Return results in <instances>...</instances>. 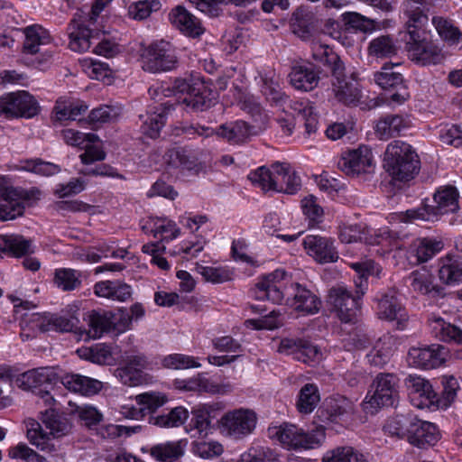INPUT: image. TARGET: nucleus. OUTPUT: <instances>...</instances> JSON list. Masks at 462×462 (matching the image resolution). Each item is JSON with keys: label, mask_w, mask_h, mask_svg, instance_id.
I'll return each mask as SVG.
<instances>
[{"label": "nucleus", "mask_w": 462, "mask_h": 462, "mask_svg": "<svg viewBox=\"0 0 462 462\" xmlns=\"http://www.w3.org/2000/svg\"><path fill=\"white\" fill-rule=\"evenodd\" d=\"M257 300H269L273 303L284 302L286 306L304 315L317 313L320 300L309 289L298 282H290L285 272L276 270L264 276L253 291Z\"/></svg>", "instance_id": "f257e3e1"}, {"label": "nucleus", "mask_w": 462, "mask_h": 462, "mask_svg": "<svg viewBox=\"0 0 462 462\" xmlns=\"http://www.w3.org/2000/svg\"><path fill=\"white\" fill-rule=\"evenodd\" d=\"M41 420L49 432L43 430L42 425L33 419L26 421L27 438L31 444L42 451L51 452L55 450L51 438L59 439L68 435L72 429V424L68 416L59 412L55 409L49 408L41 412Z\"/></svg>", "instance_id": "f03ea898"}, {"label": "nucleus", "mask_w": 462, "mask_h": 462, "mask_svg": "<svg viewBox=\"0 0 462 462\" xmlns=\"http://www.w3.org/2000/svg\"><path fill=\"white\" fill-rule=\"evenodd\" d=\"M383 167L393 180L406 182L419 174L420 161L411 145L394 141L387 145Z\"/></svg>", "instance_id": "7ed1b4c3"}, {"label": "nucleus", "mask_w": 462, "mask_h": 462, "mask_svg": "<svg viewBox=\"0 0 462 462\" xmlns=\"http://www.w3.org/2000/svg\"><path fill=\"white\" fill-rule=\"evenodd\" d=\"M435 206L423 205L417 208L396 213L394 218L403 223L417 220L435 221L444 214L456 212L458 206V192L453 186L439 188L434 194Z\"/></svg>", "instance_id": "20e7f679"}, {"label": "nucleus", "mask_w": 462, "mask_h": 462, "mask_svg": "<svg viewBox=\"0 0 462 462\" xmlns=\"http://www.w3.org/2000/svg\"><path fill=\"white\" fill-rule=\"evenodd\" d=\"M150 95L157 97V101H162V96L168 97L171 94H185L182 103L193 110H205L213 105L211 91L200 80V79H176L171 88L161 87L160 88H150Z\"/></svg>", "instance_id": "39448f33"}, {"label": "nucleus", "mask_w": 462, "mask_h": 462, "mask_svg": "<svg viewBox=\"0 0 462 462\" xmlns=\"http://www.w3.org/2000/svg\"><path fill=\"white\" fill-rule=\"evenodd\" d=\"M134 401L139 406V412H143V417L150 415L149 423L160 428L179 427L189 418L188 410L182 406L175 407L166 414L152 415L168 401L167 396L159 392H147L137 394L134 397ZM136 412L138 413V411Z\"/></svg>", "instance_id": "423d86ee"}, {"label": "nucleus", "mask_w": 462, "mask_h": 462, "mask_svg": "<svg viewBox=\"0 0 462 462\" xmlns=\"http://www.w3.org/2000/svg\"><path fill=\"white\" fill-rule=\"evenodd\" d=\"M398 380L393 374H379L370 386L363 410L369 414H374L383 407L393 406L398 398Z\"/></svg>", "instance_id": "0eeeda50"}, {"label": "nucleus", "mask_w": 462, "mask_h": 462, "mask_svg": "<svg viewBox=\"0 0 462 462\" xmlns=\"http://www.w3.org/2000/svg\"><path fill=\"white\" fill-rule=\"evenodd\" d=\"M269 437L288 449L312 448L324 439L323 428L315 434H308L302 429L291 423H282L268 428Z\"/></svg>", "instance_id": "6e6552de"}, {"label": "nucleus", "mask_w": 462, "mask_h": 462, "mask_svg": "<svg viewBox=\"0 0 462 462\" xmlns=\"http://www.w3.org/2000/svg\"><path fill=\"white\" fill-rule=\"evenodd\" d=\"M178 62L175 47L163 40L150 44L141 54L143 69L152 73L172 70Z\"/></svg>", "instance_id": "1a4fd4ad"}, {"label": "nucleus", "mask_w": 462, "mask_h": 462, "mask_svg": "<svg viewBox=\"0 0 462 462\" xmlns=\"http://www.w3.org/2000/svg\"><path fill=\"white\" fill-rule=\"evenodd\" d=\"M22 327L21 337L23 340H28L36 336L37 332H69L73 329L75 323L73 319H68L50 312L32 313L24 319Z\"/></svg>", "instance_id": "9d476101"}, {"label": "nucleus", "mask_w": 462, "mask_h": 462, "mask_svg": "<svg viewBox=\"0 0 462 462\" xmlns=\"http://www.w3.org/2000/svg\"><path fill=\"white\" fill-rule=\"evenodd\" d=\"M39 113L40 106L28 91L10 92L0 97V116L7 119L32 118Z\"/></svg>", "instance_id": "9b49d317"}, {"label": "nucleus", "mask_w": 462, "mask_h": 462, "mask_svg": "<svg viewBox=\"0 0 462 462\" xmlns=\"http://www.w3.org/2000/svg\"><path fill=\"white\" fill-rule=\"evenodd\" d=\"M257 416L249 409H236L225 413L219 420L222 434L233 439H242L255 429Z\"/></svg>", "instance_id": "f8f14e48"}, {"label": "nucleus", "mask_w": 462, "mask_h": 462, "mask_svg": "<svg viewBox=\"0 0 462 462\" xmlns=\"http://www.w3.org/2000/svg\"><path fill=\"white\" fill-rule=\"evenodd\" d=\"M361 295L354 296L342 285L329 290L328 302L344 323H355L360 313Z\"/></svg>", "instance_id": "ddd939ff"}, {"label": "nucleus", "mask_w": 462, "mask_h": 462, "mask_svg": "<svg viewBox=\"0 0 462 462\" xmlns=\"http://www.w3.org/2000/svg\"><path fill=\"white\" fill-rule=\"evenodd\" d=\"M393 66L384 65L374 74V81L384 91V98L391 105H402L410 97L402 75L393 71Z\"/></svg>", "instance_id": "4468645a"}, {"label": "nucleus", "mask_w": 462, "mask_h": 462, "mask_svg": "<svg viewBox=\"0 0 462 462\" xmlns=\"http://www.w3.org/2000/svg\"><path fill=\"white\" fill-rule=\"evenodd\" d=\"M340 171L351 177L369 175L374 171L373 154L367 147L344 152L337 162Z\"/></svg>", "instance_id": "2eb2a0df"}, {"label": "nucleus", "mask_w": 462, "mask_h": 462, "mask_svg": "<svg viewBox=\"0 0 462 462\" xmlns=\"http://www.w3.org/2000/svg\"><path fill=\"white\" fill-rule=\"evenodd\" d=\"M407 44L411 60L421 65L438 64L444 59L438 47L421 37V30H410Z\"/></svg>", "instance_id": "dca6fc26"}, {"label": "nucleus", "mask_w": 462, "mask_h": 462, "mask_svg": "<svg viewBox=\"0 0 462 462\" xmlns=\"http://www.w3.org/2000/svg\"><path fill=\"white\" fill-rule=\"evenodd\" d=\"M166 170L171 174L198 171V159L190 150L182 146L169 148L162 156Z\"/></svg>", "instance_id": "f3484780"}, {"label": "nucleus", "mask_w": 462, "mask_h": 462, "mask_svg": "<svg viewBox=\"0 0 462 462\" xmlns=\"http://www.w3.org/2000/svg\"><path fill=\"white\" fill-rule=\"evenodd\" d=\"M404 382L414 406L420 409L436 406L438 394L428 380L416 374H410Z\"/></svg>", "instance_id": "a211bd4d"}, {"label": "nucleus", "mask_w": 462, "mask_h": 462, "mask_svg": "<svg viewBox=\"0 0 462 462\" xmlns=\"http://www.w3.org/2000/svg\"><path fill=\"white\" fill-rule=\"evenodd\" d=\"M447 350L443 346L431 345L424 347H412L408 356L415 367L431 369L439 366L446 360Z\"/></svg>", "instance_id": "6ab92c4d"}, {"label": "nucleus", "mask_w": 462, "mask_h": 462, "mask_svg": "<svg viewBox=\"0 0 462 462\" xmlns=\"http://www.w3.org/2000/svg\"><path fill=\"white\" fill-rule=\"evenodd\" d=\"M87 17L76 14L69 24V46L70 50L78 52L87 51L96 39L93 31L86 25Z\"/></svg>", "instance_id": "aec40b11"}, {"label": "nucleus", "mask_w": 462, "mask_h": 462, "mask_svg": "<svg viewBox=\"0 0 462 462\" xmlns=\"http://www.w3.org/2000/svg\"><path fill=\"white\" fill-rule=\"evenodd\" d=\"M319 69L310 62L296 64L289 74L291 85L300 91H311L319 84Z\"/></svg>", "instance_id": "412c9836"}, {"label": "nucleus", "mask_w": 462, "mask_h": 462, "mask_svg": "<svg viewBox=\"0 0 462 462\" xmlns=\"http://www.w3.org/2000/svg\"><path fill=\"white\" fill-rule=\"evenodd\" d=\"M307 253L320 263H334L338 259V254L333 242L319 236H307L303 240Z\"/></svg>", "instance_id": "4be33fe9"}, {"label": "nucleus", "mask_w": 462, "mask_h": 462, "mask_svg": "<svg viewBox=\"0 0 462 462\" xmlns=\"http://www.w3.org/2000/svg\"><path fill=\"white\" fill-rule=\"evenodd\" d=\"M24 205L20 192L11 187L0 185V220L14 219L23 214Z\"/></svg>", "instance_id": "5701e85b"}, {"label": "nucleus", "mask_w": 462, "mask_h": 462, "mask_svg": "<svg viewBox=\"0 0 462 462\" xmlns=\"http://www.w3.org/2000/svg\"><path fill=\"white\" fill-rule=\"evenodd\" d=\"M273 191L295 194L300 188V179L287 163H273Z\"/></svg>", "instance_id": "b1692460"}, {"label": "nucleus", "mask_w": 462, "mask_h": 462, "mask_svg": "<svg viewBox=\"0 0 462 462\" xmlns=\"http://www.w3.org/2000/svg\"><path fill=\"white\" fill-rule=\"evenodd\" d=\"M332 91L336 99L346 106H356L361 98L362 92L358 82L346 79V70L338 77H333Z\"/></svg>", "instance_id": "393cba45"}, {"label": "nucleus", "mask_w": 462, "mask_h": 462, "mask_svg": "<svg viewBox=\"0 0 462 462\" xmlns=\"http://www.w3.org/2000/svg\"><path fill=\"white\" fill-rule=\"evenodd\" d=\"M439 439V433L435 424L415 419L414 424L410 430L409 442L420 448L434 446Z\"/></svg>", "instance_id": "a878e982"}, {"label": "nucleus", "mask_w": 462, "mask_h": 462, "mask_svg": "<svg viewBox=\"0 0 462 462\" xmlns=\"http://www.w3.org/2000/svg\"><path fill=\"white\" fill-rule=\"evenodd\" d=\"M172 25L189 37H199L204 32L200 21L182 6H177L169 14Z\"/></svg>", "instance_id": "bb28decb"}, {"label": "nucleus", "mask_w": 462, "mask_h": 462, "mask_svg": "<svg viewBox=\"0 0 462 462\" xmlns=\"http://www.w3.org/2000/svg\"><path fill=\"white\" fill-rule=\"evenodd\" d=\"M312 58L327 66L333 77L340 76L346 67L340 57L329 47V45L314 41L311 44Z\"/></svg>", "instance_id": "cd10ccee"}, {"label": "nucleus", "mask_w": 462, "mask_h": 462, "mask_svg": "<svg viewBox=\"0 0 462 462\" xmlns=\"http://www.w3.org/2000/svg\"><path fill=\"white\" fill-rule=\"evenodd\" d=\"M58 382V374L51 367H40L22 374L16 380L24 390L38 388Z\"/></svg>", "instance_id": "c85d7f7f"}, {"label": "nucleus", "mask_w": 462, "mask_h": 462, "mask_svg": "<svg viewBox=\"0 0 462 462\" xmlns=\"http://www.w3.org/2000/svg\"><path fill=\"white\" fill-rule=\"evenodd\" d=\"M378 317L388 320H405L406 313L398 299L397 292L391 289L378 300Z\"/></svg>", "instance_id": "c756f323"}, {"label": "nucleus", "mask_w": 462, "mask_h": 462, "mask_svg": "<svg viewBox=\"0 0 462 462\" xmlns=\"http://www.w3.org/2000/svg\"><path fill=\"white\" fill-rule=\"evenodd\" d=\"M409 120L400 115H387L381 117L375 125V134L382 140H387L399 134L409 126Z\"/></svg>", "instance_id": "7c9ffc66"}, {"label": "nucleus", "mask_w": 462, "mask_h": 462, "mask_svg": "<svg viewBox=\"0 0 462 462\" xmlns=\"http://www.w3.org/2000/svg\"><path fill=\"white\" fill-rule=\"evenodd\" d=\"M173 109V104L170 101L161 102L156 110L148 115L143 121L142 130L144 134L151 138H156L161 129L166 123L167 114Z\"/></svg>", "instance_id": "2f4dec72"}, {"label": "nucleus", "mask_w": 462, "mask_h": 462, "mask_svg": "<svg viewBox=\"0 0 462 462\" xmlns=\"http://www.w3.org/2000/svg\"><path fill=\"white\" fill-rule=\"evenodd\" d=\"M431 333L438 339L444 342L462 343V329L458 327L446 322L440 317H432L430 319Z\"/></svg>", "instance_id": "473e14b6"}, {"label": "nucleus", "mask_w": 462, "mask_h": 462, "mask_svg": "<svg viewBox=\"0 0 462 462\" xmlns=\"http://www.w3.org/2000/svg\"><path fill=\"white\" fill-rule=\"evenodd\" d=\"M186 440L167 441L151 448V456L161 462H173L184 455Z\"/></svg>", "instance_id": "72a5a7b5"}, {"label": "nucleus", "mask_w": 462, "mask_h": 462, "mask_svg": "<svg viewBox=\"0 0 462 462\" xmlns=\"http://www.w3.org/2000/svg\"><path fill=\"white\" fill-rule=\"evenodd\" d=\"M113 318L111 311L92 310L85 319L88 330L87 332L88 338H99L103 334L111 332V321Z\"/></svg>", "instance_id": "f704fd0d"}, {"label": "nucleus", "mask_w": 462, "mask_h": 462, "mask_svg": "<svg viewBox=\"0 0 462 462\" xmlns=\"http://www.w3.org/2000/svg\"><path fill=\"white\" fill-rule=\"evenodd\" d=\"M212 411V405L204 404L195 408L191 413L193 415L187 431L192 438H202L208 435L210 428L209 415Z\"/></svg>", "instance_id": "c9c22d12"}, {"label": "nucleus", "mask_w": 462, "mask_h": 462, "mask_svg": "<svg viewBox=\"0 0 462 462\" xmlns=\"http://www.w3.org/2000/svg\"><path fill=\"white\" fill-rule=\"evenodd\" d=\"M395 348V338L390 335H384L379 338L366 357L372 365L381 366L387 363Z\"/></svg>", "instance_id": "e433bc0d"}, {"label": "nucleus", "mask_w": 462, "mask_h": 462, "mask_svg": "<svg viewBox=\"0 0 462 462\" xmlns=\"http://www.w3.org/2000/svg\"><path fill=\"white\" fill-rule=\"evenodd\" d=\"M174 386L179 390L188 392L224 393L222 386L212 383L201 374L189 379H177L174 381Z\"/></svg>", "instance_id": "4c0bfd02"}, {"label": "nucleus", "mask_w": 462, "mask_h": 462, "mask_svg": "<svg viewBox=\"0 0 462 462\" xmlns=\"http://www.w3.org/2000/svg\"><path fill=\"white\" fill-rule=\"evenodd\" d=\"M294 115L304 120L305 131L308 135L318 129V117L312 103L307 99L292 101L290 105Z\"/></svg>", "instance_id": "58836bf2"}, {"label": "nucleus", "mask_w": 462, "mask_h": 462, "mask_svg": "<svg viewBox=\"0 0 462 462\" xmlns=\"http://www.w3.org/2000/svg\"><path fill=\"white\" fill-rule=\"evenodd\" d=\"M251 134V127L244 121L223 124L217 128V135L230 143L245 142Z\"/></svg>", "instance_id": "ea45409f"}, {"label": "nucleus", "mask_w": 462, "mask_h": 462, "mask_svg": "<svg viewBox=\"0 0 462 462\" xmlns=\"http://www.w3.org/2000/svg\"><path fill=\"white\" fill-rule=\"evenodd\" d=\"M367 51L369 56L390 59L397 54L398 46L390 35H380L370 42Z\"/></svg>", "instance_id": "a19ab883"}, {"label": "nucleus", "mask_w": 462, "mask_h": 462, "mask_svg": "<svg viewBox=\"0 0 462 462\" xmlns=\"http://www.w3.org/2000/svg\"><path fill=\"white\" fill-rule=\"evenodd\" d=\"M319 392L315 383L304 384L298 394L296 408L302 414H309L314 411L319 402Z\"/></svg>", "instance_id": "79ce46f5"}, {"label": "nucleus", "mask_w": 462, "mask_h": 462, "mask_svg": "<svg viewBox=\"0 0 462 462\" xmlns=\"http://www.w3.org/2000/svg\"><path fill=\"white\" fill-rule=\"evenodd\" d=\"M369 230L362 225L345 226L340 229L339 239L342 243L351 244L357 242H365V244H380L379 237L373 238L368 236Z\"/></svg>", "instance_id": "37998d69"}, {"label": "nucleus", "mask_w": 462, "mask_h": 462, "mask_svg": "<svg viewBox=\"0 0 462 462\" xmlns=\"http://www.w3.org/2000/svg\"><path fill=\"white\" fill-rule=\"evenodd\" d=\"M0 250L20 257L31 252V241L19 235H1Z\"/></svg>", "instance_id": "c03bdc74"}, {"label": "nucleus", "mask_w": 462, "mask_h": 462, "mask_svg": "<svg viewBox=\"0 0 462 462\" xmlns=\"http://www.w3.org/2000/svg\"><path fill=\"white\" fill-rule=\"evenodd\" d=\"M77 354L81 359L88 360L98 365H110L113 362L111 349L105 344L82 346L77 350Z\"/></svg>", "instance_id": "a18cd8bd"}, {"label": "nucleus", "mask_w": 462, "mask_h": 462, "mask_svg": "<svg viewBox=\"0 0 462 462\" xmlns=\"http://www.w3.org/2000/svg\"><path fill=\"white\" fill-rule=\"evenodd\" d=\"M413 247L418 262L425 263L443 249L444 243L439 238L424 237L417 239Z\"/></svg>", "instance_id": "49530a36"}, {"label": "nucleus", "mask_w": 462, "mask_h": 462, "mask_svg": "<svg viewBox=\"0 0 462 462\" xmlns=\"http://www.w3.org/2000/svg\"><path fill=\"white\" fill-rule=\"evenodd\" d=\"M432 23L442 40L449 45L461 44L460 48L462 49V33L451 21L436 16L432 18Z\"/></svg>", "instance_id": "de8ad7c7"}, {"label": "nucleus", "mask_w": 462, "mask_h": 462, "mask_svg": "<svg viewBox=\"0 0 462 462\" xmlns=\"http://www.w3.org/2000/svg\"><path fill=\"white\" fill-rule=\"evenodd\" d=\"M416 417L411 414L396 415L387 420L383 430L391 436L409 439L410 430L414 424Z\"/></svg>", "instance_id": "09e8293b"}, {"label": "nucleus", "mask_w": 462, "mask_h": 462, "mask_svg": "<svg viewBox=\"0 0 462 462\" xmlns=\"http://www.w3.org/2000/svg\"><path fill=\"white\" fill-rule=\"evenodd\" d=\"M404 14L408 17V34L410 30H420V26L428 20L423 12L422 0H407L404 3Z\"/></svg>", "instance_id": "8fccbe9b"}, {"label": "nucleus", "mask_w": 462, "mask_h": 462, "mask_svg": "<svg viewBox=\"0 0 462 462\" xmlns=\"http://www.w3.org/2000/svg\"><path fill=\"white\" fill-rule=\"evenodd\" d=\"M323 462H369V460L352 447H337L324 455Z\"/></svg>", "instance_id": "3c124183"}, {"label": "nucleus", "mask_w": 462, "mask_h": 462, "mask_svg": "<svg viewBox=\"0 0 462 462\" xmlns=\"http://www.w3.org/2000/svg\"><path fill=\"white\" fill-rule=\"evenodd\" d=\"M439 277L446 284L462 282V267L451 257H446L439 262Z\"/></svg>", "instance_id": "603ef678"}, {"label": "nucleus", "mask_w": 462, "mask_h": 462, "mask_svg": "<svg viewBox=\"0 0 462 462\" xmlns=\"http://www.w3.org/2000/svg\"><path fill=\"white\" fill-rule=\"evenodd\" d=\"M25 40L23 51L28 54H35L40 51V46L47 43L49 37L45 31L39 26H29L24 29Z\"/></svg>", "instance_id": "864d4df0"}, {"label": "nucleus", "mask_w": 462, "mask_h": 462, "mask_svg": "<svg viewBox=\"0 0 462 462\" xmlns=\"http://www.w3.org/2000/svg\"><path fill=\"white\" fill-rule=\"evenodd\" d=\"M327 412L332 421L340 420L354 412V403L344 396L332 398L327 402Z\"/></svg>", "instance_id": "5fc2aeb1"}, {"label": "nucleus", "mask_w": 462, "mask_h": 462, "mask_svg": "<svg viewBox=\"0 0 462 462\" xmlns=\"http://www.w3.org/2000/svg\"><path fill=\"white\" fill-rule=\"evenodd\" d=\"M407 281L412 290L420 294H428L435 290L433 276L427 270L412 272L407 278Z\"/></svg>", "instance_id": "6e6d98bb"}, {"label": "nucleus", "mask_w": 462, "mask_h": 462, "mask_svg": "<svg viewBox=\"0 0 462 462\" xmlns=\"http://www.w3.org/2000/svg\"><path fill=\"white\" fill-rule=\"evenodd\" d=\"M54 282L62 291H73L81 284L80 273L69 268L57 269Z\"/></svg>", "instance_id": "4d7b16f0"}, {"label": "nucleus", "mask_w": 462, "mask_h": 462, "mask_svg": "<svg viewBox=\"0 0 462 462\" xmlns=\"http://www.w3.org/2000/svg\"><path fill=\"white\" fill-rule=\"evenodd\" d=\"M440 383L443 386L441 396H438L436 407L446 409L455 400L457 391L459 388L457 380L453 375H443L440 377Z\"/></svg>", "instance_id": "13d9d810"}, {"label": "nucleus", "mask_w": 462, "mask_h": 462, "mask_svg": "<svg viewBox=\"0 0 462 462\" xmlns=\"http://www.w3.org/2000/svg\"><path fill=\"white\" fill-rule=\"evenodd\" d=\"M278 454L269 447L253 446L242 454L240 462H277Z\"/></svg>", "instance_id": "bf43d9fd"}, {"label": "nucleus", "mask_w": 462, "mask_h": 462, "mask_svg": "<svg viewBox=\"0 0 462 462\" xmlns=\"http://www.w3.org/2000/svg\"><path fill=\"white\" fill-rule=\"evenodd\" d=\"M151 232L155 238L160 236L162 241H170L180 235V228L171 220L156 218Z\"/></svg>", "instance_id": "052dcab7"}, {"label": "nucleus", "mask_w": 462, "mask_h": 462, "mask_svg": "<svg viewBox=\"0 0 462 462\" xmlns=\"http://www.w3.org/2000/svg\"><path fill=\"white\" fill-rule=\"evenodd\" d=\"M162 365L167 369L199 368L201 365L193 356L183 354H171L162 359Z\"/></svg>", "instance_id": "680f3d73"}, {"label": "nucleus", "mask_w": 462, "mask_h": 462, "mask_svg": "<svg viewBox=\"0 0 462 462\" xmlns=\"http://www.w3.org/2000/svg\"><path fill=\"white\" fill-rule=\"evenodd\" d=\"M322 357L323 354L318 346L308 340L301 339L296 360L308 365H314L319 363Z\"/></svg>", "instance_id": "e2e57ef3"}, {"label": "nucleus", "mask_w": 462, "mask_h": 462, "mask_svg": "<svg viewBox=\"0 0 462 462\" xmlns=\"http://www.w3.org/2000/svg\"><path fill=\"white\" fill-rule=\"evenodd\" d=\"M248 179L254 186L259 187L263 191L273 190V164L270 169L264 166L259 167L250 172Z\"/></svg>", "instance_id": "0e129e2a"}, {"label": "nucleus", "mask_w": 462, "mask_h": 462, "mask_svg": "<svg viewBox=\"0 0 462 462\" xmlns=\"http://www.w3.org/2000/svg\"><path fill=\"white\" fill-rule=\"evenodd\" d=\"M161 8V3L158 0H143L132 4L129 6L128 13L135 20H143L150 14Z\"/></svg>", "instance_id": "69168bd1"}, {"label": "nucleus", "mask_w": 462, "mask_h": 462, "mask_svg": "<svg viewBox=\"0 0 462 462\" xmlns=\"http://www.w3.org/2000/svg\"><path fill=\"white\" fill-rule=\"evenodd\" d=\"M21 168L43 176H51L60 171V166L51 162H43L40 159H31L22 162Z\"/></svg>", "instance_id": "338daca9"}, {"label": "nucleus", "mask_w": 462, "mask_h": 462, "mask_svg": "<svg viewBox=\"0 0 462 462\" xmlns=\"http://www.w3.org/2000/svg\"><path fill=\"white\" fill-rule=\"evenodd\" d=\"M301 208L303 214L309 219L310 225H315L321 222L324 210L317 202V199L310 195L301 200Z\"/></svg>", "instance_id": "774afa93"}]
</instances>
